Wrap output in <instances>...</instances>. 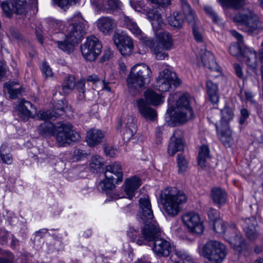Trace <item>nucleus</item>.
I'll return each instance as SVG.
<instances>
[{
    "label": "nucleus",
    "instance_id": "obj_10",
    "mask_svg": "<svg viewBox=\"0 0 263 263\" xmlns=\"http://www.w3.org/2000/svg\"><path fill=\"white\" fill-rule=\"evenodd\" d=\"M102 44L95 36L87 37L84 43L81 46V53L86 61H94L100 54Z\"/></svg>",
    "mask_w": 263,
    "mask_h": 263
},
{
    "label": "nucleus",
    "instance_id": "obj_31",
    "mask_svg": "<svg viewBox=\"0 0 263 263\" xmlns=\"http://www.w3.org/2000/svg\"><path fill=\"white\" fill-rule=\"evenodd\" d=\"M47 120L41 124L37 128L39 133L43 136H48L54 135L55 130V125Z\"/></svg>",
    "mask_w": 263,
    "mask_h": 263
},
{
    "label": "nucleus",
    "instance_id": "obj_23",
    "mask_svg": "<svg viewBox=\"0 0 263 263\" xmlns=\"http://www.w3.org/2000/svg\"><path fill=\"white\" fill-rule=\"evenodd\" d=\"M143 42L149 47L157 60H162L168 57V54L163 51V47L160 45L154 43L152 40L144 37Z\"/></svg>",
    "mask_w": 263,
    "mask_h": 263
},
{
    "label": "nucleus",
    "instance_id": "obj_49",
    "mask_svg": "<svg viewBox=\"0 0 263 263\" xmlns=\"http://www.w3.org/2000/svg\"><path fill=\"white\" fill-rule=\"evenodd\" d=\"M239 222L244 230H246L247 228L249 229L253 227H256L257 225L256 219L253 216L241 219Z\"/></svg>",
    "mask_w": 263,
    "mask_h": 263
},
{
    "label": "nucleus",
    "instance_id": "obj_13",
    "mask_svg": "<svg viewBox=\"0 0 263 263\" xmlns=\"http://www.w3.org/2000/svg\"><path fill=\"white\" fill-rule=\"evenodd\" d=\"M182 219L190 232L197 234L203 232L204 227L198 214L194 212L186 213L182 216Z\"/></svg>",
    "mask_w": 263,
    "mask_h": 263
},
{
    "label": "nucleus",
    "instance_id": "obj_28",
    "mask_svg": "<svg viewBox=\"0 0 263 263\" xmlns=\"http://www.w3.org/2000/svg\"><path fill=\"white\" fill-rule=\"evenodd\" d=\"M206 89L209 99L213 104L218 102V86L211 80H208L206 83Z\"/></svg>",
    "mask_w": 263,
    "mask_h": 263
},
{
    "label": "nucleus",
    "instance_id": "obj_6",
    "mask_svg": "<svg viewBox=\"0 0 263 263\" xmlns=\"http://www.w3.org/2000/svg\"><path fill=\"white\" fill-rule=\"evenodd\" d=\"M234 21L245 32L256 33L261 28V22L259 17L252 10L245 9L236 14Z\"/></svg>",
    "mask_w": 263,
    "mask_h": 263
},
{
    "label": "nucleus",
    "instance_id": "obj_4",
    "mask_svg": "<svg viewBox=\"0 0 263 263\" xmlns=\"http://www.w3.org/2000/svg\"><path fill=\"white\" fill-rule=\"evenodd\" d=\"M152 71L144 64L134 66L127 77V84L130 91L139 90L145 87L151 81Z\"/></svg>",
    "mask_w": 263,
    "mask_h": 263
},
{
    "label": "nucleus",
    "instance_id": "obj_50",
    "mask_svg": "<svg viewBox=\"0 0 263 263\" xmlns=\"http://www.w3.org/2000/svg\"><path fill=\"white\" fill-rule=\"evenodd\" d=\"M203 9L205 13L209 15L213 20V22L216 24H218L220 22V18L217 15L216 13L213 10L212 7L210 6H204Z\"/></svg>",
    "mask_w": 263,
    "mask_h": 263
},
{
    "label": "nucleus",
    "instance_id": "obj_59",
    "mask_svg": "<svg viewBox=\"0 0 263 263\" xmlns=\"http://www.w3.org/2000/svg\"><path fill=\"white\" fill-rule=\"evenodd\" d=\"M175 253L178 258L182 260H186L187 261H191L192 260L191 256L185 254L184 252L175 250Z\"/></svg>",
    "mask_w": 263,
    "mask_h": 263
},
{
    "label": "nucleus",
    "instance_id": "obj_16",
    "mask_svg": "<svg viewBox=\"0 0 263 263\" xmlns=\"http://www.w3.org/2000/svg\"><path fill=\"white\" fill-rule=\"evenodd\" d=\"M96 24L98 29L105 35H109L117 27L116 20L109 16L100 17Z\"/></svg>",
    "mask_w": 263,
    "mask_h": 263
},
{
    "label": "nucleus",
    "instance_id": "obj_29",
    "mask_svg": "<svg viewBox=\"0 0 263 263\" xmlns=\"http://www.w3.org/2000/svg\"><path fill=\"white\" fill-rule=\"evenodd\" d=\"M211 198L214 203L218 205L225 203L227 199L226 192L219 187H215L211 190Z\"/></svg>",
    "mask_w": 263,
    "mask_h": 263
},
{
    "label": "nucleus",
    "instance_id": "obj_57",
    "mask_svg": "<svg viewBox=\"0 0 263 263\" xmlns=\"http://www.w3.org/2000/svg\"><path fill=\"white\" fill-rule=\"evenodd\" d=\"M13 256L11 253L6 252L4 256L0 257V263H13Z\"/></svg>",
    "mask_w": 263,
    "mask_h": 263
},
{
    "label": "nucleus",
    "instance_id": "obj_45",
    "mask_svg": "<svg viewBox=\"0 0 263 263\" xmlns=\"http://www.w3.org/2000/svg\"><path fill=\"white\" fill-rule=\"evenodd\" d=\"M244 49L243 44L234 43L229 47V52L233 56L242 55L244 52Z\"/></svg>",
    "mask_w": 263,
    "mask_h": 263
},
{
    "label": "nucleus",
    "instance_id": "obj_20",
    "mask_svg": "<svg viewBox=\"0 0 263 263\" xmlns=\"http://www.w3.org/2000/svg\"><path fill=\"white\" fill-rule=\"evenodd\" d=\"M225 234V238L232 246L236 248H240L244 243V239L237 231L235 226L230 227Z\"/></svg>",
    "mask_w": 263,
    "mask_h": 263
},
{
    "label": "nucleus",
    "instance_id": "obj_5",
    "mask_svg": "<svg viewBox=\"0 0 263 263\" xmlns=\"http://www.w3.org/2000/svg\"><path fill=\"white\" fill-rule=\"evenodd\" d=\"M234 21L245 32L256 33L261 28V22L259 17L252 10L245 9L236 14Z\"/></svg>",
    "mask_w": 263,
    "mask_h": 263
},
{
    "label": "nucleus",
    "instance_id": "obj_12",
    "mask_svg": "<svg viewBox=\"0 0 263 263\" xmlns=\"http://www.w3.org/2000/svg\"><path fill=\"white\" fill-rule=\"evenodd\" d=\"M112 40L123 56L128 57L132 54L134 48L133 41L126 33L115 32L112 36Z\"/></svg>",
    "mask_w": 263,
    "mask_h": 263
},
{
    "label": "nucleus",
    "instance_id": "obj_58",
    "mask_svg": "<svg viewBox=\"0 0 263 263\" xmlns=\"http://www.w3.org/2000/svg\"><path fill=\"white\" fill-rule=\"evenodd\" d=\"M249 116V112L246 108H242L240 111V117L239 119V123L240 125L245 124L246 120Z\"/></svg>",
    "mask_w": 263,
    "mask_h": 263
},
{
    "label": "nucleus",
    "instance_id": "obj_54",
    "mask_svg": "<svg viewBox=\"0 0 263 263\" xmlns=\"http://www.w3.org/2000/svg\"><path fill=\"white\" fill-rule=\"evenodd\" d=\"M130 6L138 12H141L142 10H145V5L141 1H137L136 0H129Z\"/></svg>",
    "mask_w": 263,
    "mask_h": 263
},
{
    "label": "nucleus",
    "instance_id": "obj_48",
    "mask_svg": "<svg viewBox=\"0 0 263 263\" xmlns=\"http://www.w3.org/2000/svg\"><path fill=\"white\" fill-rule=\"evenodd\" d=\"M213 230L218 233H222L225 235L228 232L223 221L220 218L216 219L213 222ZM228 229H227L228 230Z\"/></svg>",
    "mask_w": 263,
    "mask_h": 263
},
{
    "label": "nucleus",
    "instance_id": "obj_14",
    "mask_svg": "<svg viewBox=\"0 0 263 263\" xmlns=\"http://www.w3.org/2000/svg\"><path fill=\"white\" fill-rule=\"evenodd\" d=\"M67 102L63 100H60L54 106L52 111L47 110L41 112L39 114L40 118L42 120H54L59 117L63 115L65 112V109L67 108Z\"/></svg>",
    "mask_w": 263,
    "mask_h": 263
},
{
    "label": "nucleus",
    "instance_id": "obj_18",
    "mask_svg": "<svg viewBox=\"0 0 263 263\" xmlns=\"http://www.w3.org/2000/svg\"><path fill=\"white\" fill-rule=\"evenodd\" d=\"M138 110L141 115L145 119L154 121L157 117L156 111L143 99L137 101Z\"/></svg>",
    "mask_w": 263,
    "mask_h": 263
},
{
    "label": "nucleus",
    "instance_id": "obj_52",
    "mask_svg": "<svg viewBox=\"0 0 263 263\" xmlns=\"http://www.w3.org/2000/svg\"><path fill=\"white\" fill-rule=\"evenodd\" d=\"M26 3H21L16 2L14 5V13L18 15L25 14L27 11L26 8Z\"/></svg>",
    "mask_w": 263,
    "mask_h": 263
},
{
    "label": "nucleus",
    "instance_id": "obj_38",
    "mask_svg": "<svg viewBox=\"0 0 263 263\" xmlns=\"http://www.w3.org/2000/svg\"><path fill=\"white\" fill-rule=\"evenodd\" d=\"M76 79L73 76L68 75L64 79L62 85V90L65 94H68L76 86Z\"/></svg>",
    "mask_w": 263,
    "mask_h": 263
},
{
    "label": "nucleus",
    "instance_id": "obj_35",
    "mask_svg": "<svg viewBox=\"0 0 263 263\" xmlns=\"http://www.w3.org/2000/svg\"><path fill=\"white\" fill-rule=\"evenodd\" d=\"M210 158V150L206 145H202L200 148L198 157V163L201 167H205L206 165V160Z\"/></svg>",
    "mask_w": 263,
    "mask_h": 263
},
{
    "label": "nucleus",
    "instance_id": "obj_19",
    "mask_svg": "<svg viewBox=\"0 0 263 263\" xmlns=\"http://www.w3.org/2000/svg\"><path fill=\"white\" fill-rule=\"evenodd\" d=\"M184 17L192 28L198 25L199 21L195 12L185 0H180Z\"/></svg>",
    "mask_w": 263,
    "mask_h": 263
},
{
    "label": "nucleus",
    "instance_id": "obj_61",
    "mask_svg": "<svg viewBox=\"0 0 263 263\" xmlns=\"http://www.w3.org/2000/svg\"><path fill=\"white\" fill-rule=\"evenodd\" d=\"M208 216L211 220L214 222L216 219L219 218L218 212L216 210L211 209L208 212Z\"/></svg>",
    "mask_w": 263,
    "mask_h": 263
},
{
    "label": "nucleus",
    "instance_id": "obj_22",
    "mask_svg": "<svg viewBox=\"0 0 263 263\" xmlns=\"http://www.w3.org/2000/svg\"><path fill=\"white\" fill-rule=\"evenodd\" d=\"M104 133L100 129L92 128L87 134L86 141L90 146H95L103 141Z\"/></svg>",
    "mask_w": 263,
    "mask_h": 263
},
{
    "label": "nucleus",
    "instance_id": "obj_63",
    "mask_svg": "<svg viewBox=\"0 0 263 263\" xmlns=\"http://www.w3.org/2000/svg\"><path fill=\"white\" fill-rule=\"evenodd\" d=\"M104 151L106 155L110 157H114L116 155L117 152V150L111 146L106 147L104 149Z\"/></svg>",
    "mask_w": 263,
    "mask_h": 263
},
{
    "label": "nucleus",
    "instance_id": "obj_17",
    "mask_svg": "<svg viewBox=\"0 0 263 263\" xmlns=\"http://www.w3.org/2000/svg\"><path fill=\"white\" fill-rule=\"evenodd\" d=\"M123 175V171L119 163L116 162L106 166L105 173L106 178L116 180L115 182L118 183L122 181Z\"/></svg>",
    "mask_w": 263,
    "mask_h": 263
},
{
    "label": "nucleus",
    "instance_id": "obj_36",
    "mask_svg": "<svg viewBox=\"0 0 263 263\" xmlns=\"http://www.w3.org/2000/svg\"><path fill=\"white\" fill-rule=\"evenodd\" d=\"M136 132V126L134 122V119L132 116H128L126 123L125 131L124 133V138L130 139Z\"/></svg>",
    "mask_w": 263,
    "mask_h": 263
},
{
    "label": "nucleus",
    "instance_id": "obj_37",
    "mask_svg": "<svg viewBox=\"0 0 263 263\" xmlns=\"http://www.w3.org/2000/svg\"><path fill=\"white\" fill-rule=\"evenodd\" d=\"M223 7L238 9L244 6L247 3V0H218Z\"/></svg>",
    "mask_w": 263,
    "mask_h": 263
},
{
    "label": "nucleus",
    "instance_id": "obj_11",
    "mask_svg": "<svg viewBox=\"0 0 263 263\" xmlns=\"http://www.w3.org/2000/svg\"><path fill=\"white\" fill-rule=\"evenodd\" d=\"M180 83L175 73L168 69L160 72L157 79L156 87L161 92H166L170 88H176Z\"/></svg>",
    "mask_w": 263,
    "mask_h": 263
},
{
    "label": "nucleus",
    "instance_id": "obj_30",
    "mask_svg": "<svg viewBox=\"0 0 263 263\" xmlns=\"http://www.w3.org/2000/svg\"><path fill=\"white\" fill-rule=\"evenodd\" d=\"M159 43L165 50H170L173 46V41L170 33L166 31L160 32L158 34Z\"/></svg>",
    "mask_w": 263,
    "mask_h": 263
},
{
    "label": "nucleus",
    "instance_id": "obj_60",
    "mask_svg": "<svg viewBox=\"0 0 263 263\" xmlns=\"http://www.w3.org/2000/svg\"><path fill=\"white\" fill-rule=\"evenodd\" d=\"M153 4H156L159 6L166 7L170 5L171 0H148Z\"/></svg>",
    "mask_w": 263,
    "mask_h": 263
},
{
    "label": "nucleus",
    "instance_id": "obj_32",
    "mask_svg": "<svg viewBox=\"0 0 263 263\" xmlns=\"http://www.w3.org/2000/svg\"><path fill=\"white\" fill-rule=\"evenodd\" d=\"M246 64L252 68H255L257 66L256 53L247 47H245L244 52L242 55Z\"/></svg>",
    "mask_w": 263,
    "mask_h": 263
},
{
    "label": "nucleus",
    "instance_id": "obj_8",
    "mask_svg": "<svg viewBox=\"0 0 263 263\" xmlns=\"http://www.w3.org/2000/svg\"><path fill=\"white\" fill-rule=\"evenodd\" d=\"M72 125L69 123L62 121L56 124L53 136L55 137L57 142L60 146L69 145L71 142L78 141L80 139L79 133L72 129Z\"/></svg>",
    "mask_w": 263,
    "mask_h": 263
},
{
    "label": "nucleus",
    "instance_id": "obj_26",
    "mask_svg": "<svg viewBox=\"0 0 263 263\" xmlns=\"http://www.w3.org/2000/svg\"><path fill=\"white\" fill-rule=\"evenodd\" d=\"M4 87L7 89V92L10 97L14 99L21 96L24 92V89L17 83L13 81H9L4 84Z\"/></svg>",
    "mask_w": 263,
    "mask_h": 263
},
{
    "label": "nucleus",
    "instance_id": "obj_2",
    "mask_svg": "<svg viewBox=\"0 0 263 263\" xmlns=\"http://www.w3.org/2000/svg\"><path fill=\"white\" fill-rule=\"evenodd\" d=\"M68 23L66 31V40L57 41L56 43L59 48L70 53L74 50L75 45L80 42L85 34L87 23L80 14H78L69 20Z\"/></svg>",
    "mask_w": 263,
    "mask_h": 263
},
{
    "label": "nucleus",
    "instance_id": "obj_7",
    "mask_svg": "<svg viewBox=\"0 0 263 263\" xmlns=\"http://www.w3.org/2000/svg\"><path fill=\"white\" fill-rule=\"evenodd\" d=\"M189 95L184 94L181 96L177 101L176 107L170 106L167 113L170 117L178 122L183 123L192 118L193 113L190 107Z\"/></svg>",
    "mask_w": 263,
    "mask_h": 263
},
{
    "label": "nucleus",
    "instance_id": "obj_15",
    "mask_svg": "<svg viewBox=\"0 0 263 263\" xmlns=\"http://www.w3.org/2000/svg\"><path fill=\"white\" fill-rule=\"evenodd\" d=\"M183 149L184 143L182 141V133L180 130H176L170 138L167 147L168 153L169 155L173 156L177 152L182 151Z\"/></svg>",
    "mask_w": 263,
    "mask_h": 263
},
{
    "label": "nucleus",
    "instance_id": "obj_27",
    "mask_svg": "<svg viewBox=\"0 0 263 263\" xmlns=\"http://www.w3.org/2000/svg\"><path fill=\"white\" fill-rule=\"evenodd\" d=\"M145 101L147 103L154 106L160 105L163 102V97L153 90L147 89L144 92Z\"/></svg>",
    "mask_w": 263,
    "mask_h": 263
},
{
    "label": "nucleus",
    "instance_id": "obj_40",
    "mask_svg": "<svg viewBox=\"0 0 263 263\" xmlns=\"http://www.w3.org/2000/svg\"><path fill=\"white\" fill-rule=\"evenodd\" d=\"M220 140L226 147H230L232 142L233 139L231 136V132L229 127L226 129L223 127H221V134L219 137Z\"/></svg>",
    "mask_w": 263,
    "mask_h": 263
},
{
    "label": "nucleus",
    "instance_id": "obj_9",
    "mask_svg": "<svg viewBox=\"0 0 263 263\" xmlns=\"http://www.w3.org/2000/svg\"><path fill=\"white\" fill-rule=\"evenodd\" d=\"M201 254L212 262L221 263L226 256L227 251L224 245L217 241L211 240L204 245Z\"/></svg>",
    "mask_w": 263,
    "mask_h": 263
},
{
    "label": "nucleus",
    "instance_id": "obj_33",
    "mask_svg": "<svg viewBox=\"0 0 263 263\" xmlns=\"http://www.w3.org/2000/svg\"><path fill=\"white\" fill-rule=\"evenodd\" d=\"M221 118L220 123L221 127H223L224 129H227L229 126V122L233 119L234 114L232 109L228 107L225 106L221 110Z\"/></svg>",
    "mask_w": 263,
    "mask_h": 263
},
{
    "label": "nucleus",
    "instance_id": "obj_64",
    "mask_svg": "<svg viewBox=\"0 0 263 263\" xmlns=\"http://www.w3.org/2000/svg\"><path fill=\"white\" fill-rule=\"evenodd\" d=\"M114 52L110 48H108L105 50L102 59L104 61L108 60L113 57Z\"/></svg>",
    "mask_w": 263,
    "mask_h": 263
},
{
    "label": "nucleus",
    "instance_id": "obj_62",
    "mask_svg": "<svg viewBox=\"0 0 263 263\" xmlns=\"http://www.w3.org/2000/svg\"><path fill=\"white\" fill-rule=\"evenodd\" d=\"M42 70L46 77H51L52 76V71L50 67L47 64L46 62H44L42 66Z\"/></svg>",
    "mask_w": 263,
    "mask_h": 263
},
{
    "label": "nucleus",
    "instance_id": "obj_34",
    "mask_svg": "<svg viewBox=\"0 0 263 263\" xmlns=\"http://www.w3.org/2000/svg\"><path fill=\"white\" fill-rule=\"evenodd\" d=\"M123 25L129 29L133 34L136 35H140L141 31L137 26V24L129 17L124 15L122 18Z\"/></svg>",
    "mask_w": 263,
    "mask_h": 263
},
{
    "label": "nucleus",
    "instance_id": "obj_53",
    "mask_svg": "<svg viewBox=\"0 0 263 263\" xmlns=\"http://www.w3.org/2000/svg\"><path fill=\"white\" fill-rule=\"evenodd\" d=\"M79 0H53L54 3L59 7L63 9H66L72 4L76 3Z\"/></svg>",
    "mask_w": 263,
    "mask_h": 263
},
{
    "label": "nucleus",
    "instance_id": "obj_47",
    "mask_svg": "<svg viewBox=\"0 0 263 263\" xmlns=\"http://www.w3.org/2000/svg\"><path fill=\"white\" fill-rule=\"evenodd\" d=\"M108 8L106 9L107 13H113L121 9V3L119 0H106Z\"/></svg>",
    "mask_w": 263,
    "mask_h": 263
},
{
    "label": "nucleus",
    "instance_id": "obj_44",
    "mask_svg": "<svg viewBox=\"0 0 263 263\" xmlns=\"http://www.w3.org/2000/svg\"><path fill=\"white\" fill-rule=\"evenodd\" d=\"M2 9L5 15L10 17L14 11V5L11 2L4 1L1 4Z\"/></svg>",
    "mask_w": 263,
    "mask_h": 263
},
{
    "label": "nucleus",
    "instance_id": "obj_42",
    "mask_svg": "<svg viewBox=\"0 0 263 263\" xmlns=\"http://www.w3.org/2000/svg\"><path fill=\"white\" fill-rule=\"evenodd\" d=\"M168 21L171 26L177 28H181L184 22L182 15L178 13L171 15Z\"/></svg>",
    "mask_w": 263,
    "mask_h": 263
},
{
    "label": "nucleus",
    "instance_id": "obj_39",
    "mask_svg": "<svg viewBox=\"0 0 263 263\" xmlns=\"http://www.w3.org/2000/svg\"><path fill=\"white\" fill-rule=\"evenodd\" d=\"M103 165L104 161L100 156L95 155L92 157L89 163V168L92 172H98Z\"/></svg>",
    "mask_w": 263,
    "mask_h": 263
},
{
    "label": "nucleus",
    "instance_id": "obj_51",
    "mask_svg": "<svg viewBox=\"0 0 263 263\" xmlns=\"http://www.w3.org/2000/svg\"><path fill=\"white\" fill-rule=\"evenodd\" d=\"M244 231L248 238L251 241L256 240L259 236L256 227H253L249 229L247 228Z\"/></svg>",
    "mask_w": 263,
    "mask_h": 263
},
{
    "label": "nucleus",
    "instance_id": "obj_24",
    "mask_svg": "<svg viewBox=\"0 0 263 263\" xmlns=\"http://www.w3.org/2000/svg\"><path fill=\"white\" fill-rule=\"evenodd\" d=\"M140 185V179L139 177L134 176L128 178L125 181L124 191L128 198L132 199L134 196L135 191Z\"/></svg>",
    "mask_w": 263,
    "mask_h": 263
},
{
    "label": "nucleus",
    "instance_id": "obj_46",
    "mask_svg": "<svg viewBox=\"0 0 263 263\" xmlns=\"http://www.w3.org/2000/svg\"><path fill=\"white\" fill-rule=\"evenodd\" d=\"M148 19L152 21V25L155 24H159L162 22V17L160 14L154 10H150L147 13Z\"/></svg>",
    "mask_w": 263,
    "mask_h": 263
},
{
    "label": "nucleus",
    "instance_id": "obj_3",
    "mask_svg": "<svg viewBox=\"0 0 263 263\" xmlns=\"http://www.w3.org/2000/svg\"><path fill=\"white\" fill-rule=\"evenodd\" d=\"M186 200L184 192L176 188L167 187L163 190L160 195V201L165 212L172 217L178 214L181 210L180 205Z\"/></svg>",
    "mask_w": 263,
    "mask_h": 263
},
{
    "label": "nucleus",
    "instance_id": "obj_25",
    "mask_svg": "<svg viewBox=\"0 0 263 263\" xmlns=\"http://www.w3.org/2000/svg\"><path fill=\"white\" fill-rule=\"evenodd\" d=\"M201 61L203 65L208 68L211 71H220V68L215 61L213 54L209 51H205L201 56Z\"/></svg>",
    "mask_w": 263,
    "mask_h": 263
},
{
    "label": "nucleus",
    "instance_id": "obj_43",
    "mask_svg": "<svg viewBox=\"0 0 263 263\" xmlns=\"http://www.w3.org/2000/svg\"><path fill=\"white\" fill-rule=\"evenodd\" d=\"M177 165L178 166V173H183L188 168V161L182 153L177 155Z\"/></svg>",
    "mask_w": 263,
    "mask_h": 263
},
{
    "label": "nucleus",
    "instance_id": "obj_1",
    "mask_svg": "<svg viewBox=\"0 0 263 263\" xmlns=\"http://www.w3.org/2000/svg\"><path fill=\"white\" fill-rule=\"evenodd\" d=\"M140 211L139 217L145 224L142 230V235L136 240L139 246L147 245L152 242L154 252L158 256L167 257L171 251L169 241L161 237V232L157 223L153 220V212L150 200L148 198L139 200Z\"/></svg>",
    "mask_w": 263,
    "mask_h": 263
},
{
    "label": "nucleus",
    "instance_id": "obj_41",
    "mask_svg": "<svg viewBox=\"0 0 263 263\" xmlns=\"http://www.w3.org/2000/svg\"><path fill=\"white\" fill-rule=\"evenodd\" d=\"M114 179H107L105 177V179L101 181L98 185V189L99 190L101 191L102 192H105L108 193L111 191L115 187Z\"/></svg>",
    "mask_w": 263,
    "mask_h": 263
},
{
    "label": "nucleus",
    "instance_id": "obj_55",
    "mask_svg": "<svg viewBox=\"0 0 263 263\" xmlns=\"http://www.w3.org/2000/svg\"><path fill=\"white\" fill-rule=\"evenodd\" d=\"M86 153L82 149H76L74 151L73 159L76 161H79L86 156Z\"/></svg>",
    "mask_w": 263,
    "mask_h": 263
},
{
    "label": "nucleus",
    "instance_id": "obj_21",
    "mask_svg": "<svg viewBox=\"0 0 263 263\" xmlns=\"http://www.w3.org/2000/svg\"><path fill=\"white\" fill-rule=\"evenodd\" d=\"M17 109L19 116L24 120H27L32 117L35 108L30 102L22 99L18 105Z\"/></svg>",
    "mask_w": 263,
    "mask_h": 263
},
{
    "label": "nucleus",
    "instance_id": "obj_56",
    "mask_svg": "<svg viewBox=\"0 0 263 263\" xmlns=\"http://www.w3.org/2000/svg\"><path fill=\"white\" fill-rule=\"evenodd\" d=\"M193 34L195 40L198 42L203 41V36L201 31L199 30L198 25L192 28Z\"/></svg>",
    "mask_w": 263,
    "mask_h": 263
}]
</instances>
